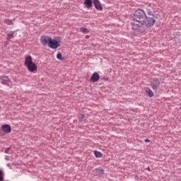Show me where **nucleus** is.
Segmentation results:
<instances>
[{"instance_id":"nucleus-4","label":"nucleus","mask_w":181,"mask_h":181,"mask_svg":"<svg viewBox=\"0 0 181 181\" xmlns=\"http://www.w3.org/2000/svg\"><path fill=\"white\" fill-rule=\"evenodd\" d=\"M150 86L153 90L158 91L160 87V81L156 78H150Z\"/></svg>"},{"instance_id":"nucleus-19","label":"nucleus","mask_w":181,"mask_h":181,"mask_svg":"<svg viewBox=\"0 0 181 181\" xmlns=\"http://www.w3.org/2000/svg\"><path fill=\"white\" fill-rule=\"evenodd\" d=\"M78 120L80 122H83V121H84V115H80Z\"/></svg>"},{"instance_id":"nucleus-8","label":"nucleus","mask_w":181,"mask_h":181,"mask_svg":"<svg viewBox=\"0 0 181 181\" xmlns=\"http://www.w3.org/2000/svg\"><path fill=\"white\" fill-rule=\"evenodd\" d=\"M98 80H100V74L97 72H94L90 77V81H92V83H97Z\"/></svg>"},{"instance_id":"nucleus-24","label":"nucleus","mask_w":181,"mask_h":181,"mask_svg":"<svg viewBox=\"0 0 181 181\" xmlns=\"http://www.w3.org/2000/svg\"><path fill=\"white\" fill-rule=\"evenodd\" d=\"M147 170H151V168H149V167L147 168Z\"/></svg>"},{"instance_id":"nucleus-7","label":"nucleus","mask_w":181,"mask_h":181,"mask_svg":"<svg viewBox=\"0 0 181 181\" xmlns=\"http://www.w3.org/2000/svg\"><path fill=\"white\" fill-rule=\"evenodd\" d=\"M93 6H95V9L97 11H103V5L101 4V2H100V0H93Z\"/></svg>"},{"instance_id":"nucleus-17","label":"nucleus","mask_w":181,"mask_h":181,"mask_svg":"<svg viewBox=\"0 0 181 181\" xmlns=\"http://www.w3.org/2000/svg\"><path fill=\"white\" fill-rule=\"evenodd\" d=\"M4 171H2V170L0 169V181H4Z\"/></svg>"},{"instance_id":"nucleus-2","label":"nucleus","mask_w":181,"mask_h":181,"mask_svg":"<svg viewBox=\"0 0 181 181\" xmlns=\"http://www.w3.org/2000/svg\"><path fill=\"white\" fill-rule=\"evenodd\" d=\"M24 66L27 67L28 71H30V73H34V71H36L37 70V66L33 62V59H32V56L30 55H28L25 57V62H24Z\"/></svg>"},{"instance_id":"nucleus-18","label":"nucleus","mask_w":181,"mask_h":181,"mask_svg":"<svg viewBox=\"0 0 181 181\" xmlns=\"http://www.w3.org/2000/svg\"><path fill=\"white\" fill-rule=\"evenodd\" d=\"M4 23L6 25H13V22L12 21V20H5Z\"/></svg>"},{"instance_id":"nucleus-14","label":"nucleus","mask_w":181,"mask_h":181,"mask_svg":"<svg viewBox=\"0 0 181 181\" xmlns=\"http://www.w3.org/2000/svg\"><path fill=\"white\" fill-rule=\"evenodd\" d=\"M93 153H94L95 158H102L103 157L102 153L97 150L94 151Z\"/></svg>"},{"instance_id":"nucleus-11","label":"nucleus","mask_w":181,"mask_h":181,"mask_svg":"<svg viewBox=\"0 0 181 181\" xmlns=\"http://www.w3.org/2000/svg\"><path fill=\"white\" fill-rule=\"evenodd\" d=\"M15 37V31H10L6 36V40H11V39Z\"/></svg>"},{"instance_id":"nucleus-12","label":"nucleus","mask_w":181,"mask_h":181,"mask_svg":"<svg viewBox=\"0 0 181 181\" xmlns=\"http://www.w3.org/2000/svg\"><path fill=\"white\" fill-rule=\"evenodd\" d=\"M0 80H2L3 81H5L6 83H9L11 81V79H9V77L5 75H2L0 76Z\"/></svg>"},{"instance_id":"nucleus-10","label":"nucleus","mask_w":181,"mask_h":181,"mask_svg":"<svg viewBox=\"0 0 181 181\" xmlns=\"http://www.w3.org/2000/svg\"><path fill=\"white\" fill-rule=\"evenodd\" d=\"M93 173L96 176H102V175H104V170L101 168H98L93 170Z\"/></svg>"},{"instance_id":"nucleus-5","label":"nucleus","mask_w":181,"mask_h":181,"mask_svg":"<svg viewBox=\"0 0 181 181\" xmlns=\"http://www.w3.org/2000/svg\"><path fill=\"white\" fill-rule=\"evenodd\" d=\"M51 39L52 37L49 35L42 36L40 38V42L42 46H47V45L49 46V43L50 42Z\"/></svg>"},{"instance_id":"nucleus-20","label":"nucleus","mask_w":181,"mask_h":181,"mask_svg":"<svg viewBox=\"0 0 181 181\" xmlns=\"http://www.w3.org/2000/svg\"><path fill=\"white\" fill-rule=\"evenodd\" d=\"M9 151H11V147H8L5 149L4 153H9Z\"/></svg>"},{"instance_id":"nucleus-22","label":"nucleus","mask_w":181,"mask_h":181,"mask_svg":"<svg viewBox=\"0 0 181 181\" xmlns=\"http://www.w3.org/2000/svg\"><path fill=\"white\" fill-rule=\"evenodd\" d=\"M103 80H105V81H108L109 78H103Z\"/></svg>"},{"instance_id":"nucleus-6","label":"nucleus","mask_w":181,"mask_h":181,"mask_svg":"<svg viewBox=\"0 0 181 181\" xmlns=\"http://www.w3.org/2000/svg\"><path fill=\"white\" fill-rule=\"evenodd\" d=\"M1 129L4 134H11V132H12V127H11L9 124H3Z\"/></svg>"},{"instance_id":"nucleus-16","label":"nucleus","mask_w":181,"mask_h":181,"mask_svg":"<svg viewBox=\"0 0 181 181\" xmlns=\"http://www.w3.org/2000/svg\"><path fill=\"white\" fill-rule=\"evenodd\" d=\"M81 31L83 33H88V32H89L88 28H81Z\"/></svg>"},{"instance_id":"nucleus-3","label":"nucleus","mask_w":181,"mask_h":181,"mask_svg":"<svg viewBox=\"0 0 181 181\" xmlns=\"http://www.w3.org/2000/svg\"><path fill=\"white\" fill-rule=\"evenodd\" d=\"M48 47L53 49H56L58 47H60V37H57V40L51 38Z\"/></svg>"},{"instance_id":"nucleus-23","label":"nucleus","mask_w":181,"mask_h":181,"mask_svg":"<svg viewBox=\"0 0 181 181\" xmlns=\"http://www.w3.org/2000/svg\"><path fill=\"white\" fill-rule=\"evenodd\" d=\"M5 159L6 160H8V156H6Z\"/></svg>"},{"instance_id":"nucleus-21","label":"nucleus","mask_w":181,"mask_h":181,"mask_svg":"<svg viewBox=\"0 0 181 181\" xmlns=\"http://www.w3.org/2000/svg\"><path fill=\"white\" fill-rule=\"evenodd\" d=\"M145 142L148 143V142H151V140H149L148 139H146L144 140Z\"/></svg>"},{"instance_id":"nucleus-9","label":"nucleus","mask_w":181,"mask_h":181,"mask_svg":"<svg viewBox=\"0 0 181 181\" xmlns=\"http://www.w3.org/2000/svg\"><path fill=\"white\" fill-rule=\"evenodd\" d=\"M93 0H85L83 2V5H85V8L88 9H91L93 8Z\"/></svg>"},{"instance_id":"nucleus-13","label":"nucleus","mask_w":181,"mask_h":181,"mask_svg":"<svg viewBox=\"0 0 181 181\" xmlns=\"http://www.w3.org/2000/svg\"><path fill=\"white\" fill-rule=\"evenodd\" d=\"M146 93L148 94V97H153V92L152 90H151V88H146Z\"/></svg>"},{"instance_id":"nucleus-1","label":"nucleus","mask_w":181,"mask_h":181,"mask_svg":"<svg viewBox=\"0 0 181 181\" xmlns=\"http://www.w3.org/2000/svg\"><path fill=\"white\" fill-rule=\"evenodd\" d=\"M147 15L144 10L141 9L136 10L134 13V23H132V29L136 33H144L148 28H152L156 23L157 14H154L153 11L147 9Z\"/></svg>"},{"instance_id":"nucleus-15","label":"nucleus","mask_w":181,"mask_h":181,"mask_svg":"<svg viewBox=\"0 0 181 181\" xmlns=\"http://www.w3.org/2000/svg\"><path fill=\"white\" fill-rule=\"evenodd\" d=\"M57 59L58 60H61V61H63L64 60V57H63V55L62 54V52H59L57 54Z\"/></svg>"}]
</instances>
